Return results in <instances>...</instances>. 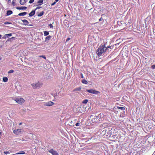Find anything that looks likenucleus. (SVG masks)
<instances>
[{
    "label": "nucleus",
    "instance_id": "6",
    "mask_svg": "<svg viewBox=\"0 0 155 155\" xmlns=\"http://www.w3.org/2000/svg\"><path fill=\"white\" fill-rule=\"evenodd\" d=\"M13 100L19 104H21L25 102V100L21 97H17L14 99Z\"/></svg>",
    "mask_w": 155,
    "mask_h": 155
},
{
    "label": "nucleus",
    "instance_id": "1",
    "mask_svg": "<svg viewBox=\"0 0 155 155\" xmlns=\"http://www.w3.org/2000/svg\"><path fill=\"white\" fill-rule=\"evenodd\" d=\"M110 125L109 124H107V127L106 128V129L102 131V133H104V134L107 133V134L106 136L109 137L117 132V129L115 127L111 126H110Z\"/></svg>",
    "mask_w": 155,
    "mask_h": 155
},
{
    "label": "nucleus",
    "instance_id": "3",
    "mask_svg": "<svg viewBox=\"0 0 155 155\" xmlns=\"http://www.w3.org/2000/svg\"><path fill=\"white\" fill-rule=\"evenodd\" d=\"M107 50V48H106L105 45L101 46L97 49V54L98 56L101 55L103 53L105 52Z\"/></svg>",
    "mask_w": 155,
    "mask_h": 155
},
{
    "label": "nucleus",
    "instance_id": "41",
    "mask_svg": "<svg viewBox=\"0 0 155 155\" xmlns=\"http://www.w3.org/2000/svg\"><path fill=\"white\" fill-rule=\"evenodd\" d=\"M41 8V7H37L36 8H35V10H37V9H40V8Z\"/></svg>",
    "mask_w": 155,
    "mask_h": 155
},
{
    "label": "nucleus",
    "instance_id": "22",
    "mask_svg": "<svg viewBox=\"0 0 155 155\" xmlns=\"http://www.w3.org/2000/svg\"><path fill=\"white\" fill-rule=\"evenodd\" d=\"M82 82L85 84H87L88 83L87 81L85 79H83L81 81Z\"/></svg>",
    "mask_w": 155,
    "mask_h": 155
},
{
    "label": "nucleus",
    "instance_id": "2",
    "mask_svg": "<svg viewBox=\"0 0 155 155\" xmlns=\"http://www.w3.org/2000/svg\"><path fill=\"white\" fill-rule=\"evenodd\" d=\"M74 107L76 108L77 111L80 113L84 114L87 111V107L83 105H81L80 106L76 105L74 106Z\"/></svg>",
    "mask_w": 155,
    "mask_h": 155
},
{
    "label": "nucleus",
    "instance_id": "19",
    "mask_svg": "<svg viewBox=\"0 0 155 155\" xmlns=\"http://www.w3.org/2000/svg\"><path fill=\"white\" fill-rule=\"evenodd\" d=\"M12 13V12L11 10H8L7 12V15H9Z\"/></svg>",
    "mask_w": 155,
    "mask_h": 155
},
{
    "label": "nucleus",
    "instance_id": "9",
    "mask_svg": "<svg viewBox=\"0 0 155 155\" xmlns=\"http://www.w3.org/2000/svg\"><path fill=\"white\" fill-rule=\"evenodd\" d=\"M49 152L51 153L53 155H58V153L53 149H51L49 150Z\"/></svg>",
    "mask_w": 155,
    "mask_h": 155
},
{
    "label": "nucleus",
    "instance_id": "30",
    "mask_svg": "<svg viewBox=\"0 0 155 155\" xmlns=\"http://www.w3.org/2000/svg\"><path fill=\"white\" fill-rule=\"evenodd\" d=\"M12 35V33L6 34L5 35V36H6L7 37H8L11 36Z\"/></svg>",
    "mask_w": 155,
    "mask_h": 155
},
{
    "label": "nucleus",
    "instance_id": "51",
    "mask_svg": "<svg viewBox=\"0 0 155 155\" xmlns=\"http://www.w3.org/2000/svg\"><path fill=\"white\" fill-rule=\"evenodd\" d=\"M70 39V38H68V41Z\"/></svg>",
    "mask_w": 155,
    "mask_h": 155
},
{
    "label": "nucleus",
    "instance_id": "16",
    "mask_svg": "<svg viewBox=\"0 0 155 155\" xmlns=\"http://www.w3.org/2000/svg\"><path fill=\"white\" fill-rule=\"evenodd\" d=\"M35 13V11H32L29 14V16L30 17H31L34 15Z\"/></svg>",
    "mask_w": 155,
    "mask_h": 155
},
{
    "label": "nucleus",
    "instance_id": "13",
    "mask_svg": "<svg viewBox=\"0 0 155 155\" xmlns=\"http://www.w3.org/2000/svg\"><path fill=\"white\" fill-rule=\"evenodd\" d=\"M28 0H20V3L21 5H24L27 2Z\"/></svg>",
    "mask_w": 155,
    "mask_h": 155
},
{
    "label": "nucleus",
    "instance_id": "50",
    "mask_svg": "<svg viewBox=\"0 0 155 155\" xmlns=\"http://www.w3.org/2000/svg\"><path fill=\"white\" fill-rule=\"evenodd\" d=\"M68 41V38H67L66 40V41Z\"/></svg>",
    "mask_w": 155,
    "mask_h": 155
},
{
    "label": "nucleus",
    "instance_id": "28",
    "mask_svg": "<svg viewBox=\"0 0 155 155\" xmlns=\"http://www.w3.org/2000/svg\"><path fill=\"white\" fill-rule=\"evenodd\" d=\"M43 0H39L38 2V3L39 4V5H41L43 2Z\"/></svg>",
    "mask_w": 155,
    "mask_h": 155
},
{
    "label": "nucleus",
    "instance_id": "12",
    "mask_svg": "<svg viewBox=\"0 0 155 155\" xmlns=\"http://www.w3.org/2000/svg\"><path fill=\"white\" fill-rule=\"evenodd\" d=\"M115 109L117 110L120 109L122 110H124L125 109L124 107L119 106H117Z\"/></svg>",
    "mask_w": 155,
    "mask_h": 155
},
{
    "label": "nucleus",
    "instance_id": "37",
    "mask_svg": "<svg viewBox=\"0 0 155 155\" xmlns=\"http://www.w3.org/2000/svg\"><path fill=\"white\" fill-rule=\"evenodd\" d=\"M34 0H30V1H29V3H33L34 2Z\"/></svg>",
    "mask_w": 155,
    "mask_h": 155
},
{
    "label": "nucleus",
    "instance_id": "42",
    "mask_svg": "<svg viewBox=\"0 0 155 155\" xmlns=\"http://www.w3.org/2000/svg\"><path fill=\"white\" fill-rule=\"evenodd\" d=\"M56 2L55 1V2H54V3H52L51 4V5H54L55 4Z\"/></svg>",
    "mask_w": 155,
    "mask_h": 155
},
{
    "label": "nucleus",
    "instance_id": "5",
    "mask_svg": "<svg viewBox=\"0 0 155 155\" xmlns=\"http://www.w3.org/2000/svg\"><path fill=\"white\" fill-rule=\"evenodd\" d=\"M33 88L34 89L41 87L42 85V84L39 82H35V83L31 84Z\"/></svg>",
    "mask_w": 155,
    "mask_h": 155
},
{
    "label": "nucleus",
    "instance_id": "39",
    "mask_svg": "<svg viewBox=\"0 0 155 155\" xmlns=\"http://www.w3.org/2000/svg\"><path fill=\"white\" fill-rule=\"evenodd\" d=\"M40 57H42V58H43L45 59H46V57H45V56L42 55V56H40Z\"/></svg>",
    "mask_w": 155,
    "mask_h": 155
},
{
    "label": "nucleus",
    "instance_id": "14",
    "mask_svg": "<svg viewBox=\"0 0 155 155\" xmlns=\"http://www.w3.org/2000/svg\"><path fill=\"white\" fill-rule=\"evenodd\" d=\"M22 21L24 23V25H28L29 24V22L27 20L25 19L22 20Z\"/></svg>",
    "mask_w": 155,
    "mask_h": 155
},
{
    "label": "nucleus",
    "instance_id": "29",
    "mask_svg": "<svg viewBox=\"0 0 155 155\" xmlns=\"http://www.w3.org/2000/svg\"><path fill=\"white\" fill-rule=\"evenodd\" d=\"M88 102V100L87 99H85L83 101L82 103L84 104H87Z\"/></svg>",
    "mask_w": 155,
    "mask_h": 155
},
{
    "label": "nucleus",
    "instance_id": "40",
    "mask_svg": "<svg viewBox=\"0 0 155 155\" xmlns=\"http://www.w3.org/2000/svg\"><path fill=\"white\" fill-rule=\"evenodd\" d=\"M6 36H5V35H4V36L2 38L4 39H6V38H7Z\"/></svg>",
    "mask_w": 155,
    "mask_h": 155
},
{
    "label": "nucleus",
    "instance_id": "38",
    "mask_svg": "<svg viewBox=\"0 0 155 155\" xmlns=\"http://www.w3.org/2000/svg\"><path fill=\"white\" fill-rule=\"evenodd\" d=\"M49 26L50 27V28H53V25H52L51 24H50L49 25Z\"/></svg>",
    "mask_w": 155,
    "mask_h": 155
},
{
    "label": "nucleus",
    "instance_id": "31",
    "mask_svg": "<svg viewBox=\"0 0 155 155\" xmlns=\"http://www.w3.org/2000/svg\"><path fill=\"white\" fill-rule=\"evenodd\" d=\"M81 87H78V88H76L74 90V91H80L81 90Z\"/></svg>",
    "mask_w": 155,
    "mask_h": 155
},
{
    "label": "nucleus",
    "instance_id": "18",
    "mask_svg": "<svg viewBox=\"0 0 155 155\" xmlns=\"http://www.w3.org/2000/svg\"><path fill=\"white\" fill-rule=\"evenodd\" d=\"M111 137H113V139L116 140L117 139L118 137V136L117 134H113V135H112Z\"/></svg>",
    "mask_w": 155,
    "mask_h": 155
},
{
    "label": "nucleus",
    "instance_id": "33",
    "mask_svg": "<svg viewBox=\"0 0 155 155\" xmlns=\"http://www.w3.org/2000/svg\"><path fill=\"white\" fill-rule=\"evenodd\" d=\"M10 152L9 151H4V153L6 154H9L10 153Z\"/></svg>",
    "mask_w": 155,
    "mask_h": 155
},
{
    "label": "nucleus",
    "instance_id": "27",
    "mask_svg": "<svg viewBox=\"0 0 155 155\" xmlns=\"http://www.w3.org/2000/svg\"><path fill=\"white\" fill-rule=\"evenodd\" d=\"M49 34V32L47 31H45L44 32V35L45 36L48 35Z\"/></svg>",
    "mask_w": 155,
    "mask_h": 155
},
{
    "label": "nucleus",
    "instance_id": "17",
    "mask_svg": "<svg viewBox=\"0 0 155 155\" xmlns=\"http://www.w3.org/2000/svg\"><path fill=\"white\" fill-rule=\"evenodd\" d=\"M27 13L26 12H23L20 13L18 14V15L20 16H24L26 15Z\"/></svg>",
    "mask_w": 155,
    "mask_h": 155
},
{
    "label": "nucleus",
    "instance_id": "24",
    "mask_svg": "<svg viewBox=\"0 0 155 155\" xmlns=\"http://www.w3.org/2000/svg\"><path fill=\"white\" fill-rule=\"evenodd\" d=\"M3 80L4 82H7L8 81V78L6 77H4L3 78Z\"/></svg>",
    "mask_w": 155,
    "mask_h": 155
},
{
    "label": "nucleus",
    "instance_id": "21",
    "mask_svg": "<svg viewBox=\"0 0 155 155\" xmlns=\"http://www.w3.org/2000/svg\"><path fill=\"white\" fill-rule=\"evenodd\" d=\"M25 152L23 151H21L17 153L16 154H25Z\"/></svg>",
    "mask_w": 155,
    "mask_h": 155
},
{
    "label": "nucleus",
    "instance_id": "15",
    "mask_svg": "<svg viewBox=\"0 0 155 155\" xmlns=\"http://www.w3.org/2000/svg\"><path fill=\"white\" fill-rule=\"evenodd\" d=\"M16 9L18 10H25L27 8L26 7H16Z\"/></svg>",
    "mask_w": 155,
    "mask_h": 155
},
{
    "label": "nucleus",
    "instance_id": "20",
    "mask_svg": "<svg viewBox=\"0 0 155 155\" xmlns=\"http://www.w3.org/2000/svg\"><path fill=\"white\" fill-rule=\"evenodd\" d=\"M68 21L67 20H65L63 21V23L66 26H67V25H68Z\"/></svg>",
    "mask_w": 155,
    "mask_h": 155
},
{
    "label": "nucleus",
    "instance_id": "26",
    "mask_svg": "<svg viewBox=\"0 0 155 155\" xmlns=\"http://www.w3.org/2000/svg\"><path fill=\"white\" fill-rule=\"evenodd\" d=\"M51 38V36L49 35L45 38V41L47 40H49Z\"/></svg>",
    "mask_w": 155,
    "mask_h": 155
},
{
    "label": "nucleus",
    "instance_id": "11",
    "mask_svg": "<svg viewBox=\"0 0 155 155\" xmlns=\"http://www.w3.org/2000/svg\"><path fill=\"white\" fill-rule=\"evenodd\" d=\"M54 104V103L50 101L48 102L45 103L44 105L46 106H50L53 105Z\"/></svg>",
    "mask_w": 155,
    "mask_h": 155
},
{
    "label": "nucleus",
    "instance_id": "25",
    "mask_svg": "<svg viewBox=\"0 0 155 155\" xmlns=\"http://www.w3.org/2000/svg\"><path fill=\"white\" fill-rule=\"evenodd\" d=\"M44 14V12L42 11L40 12L39 14H38V16L39 17H41Z\"/></svg>",
    "mask_w": 155,
    "mask_h": 155
},
{
    "label": "nucleus",
    "instance_id": "44",
    "mask_svg": "<svg viewBox=\"0 0 155 155\" xmlns=\"http://www.w3.org/2000/svg\"><path fill=\"white\" fill-rule=\"evenodd\" d=\"M81 78H84V77L83 76V74L81 73Z\"/></svg>",
    "mask_w": 155,
    "mask_h": 155
},
{
    "label": "nucleus",
    "instance_id": "23",
    "mask_svg": "<svg viewBox=\"0 0 155 155\" xmlns=\"http://www.w3.org/2000/svg\"><path fill=\"white\" fill-rule=\"evenodd\" d=\"M15 38V37H12L11 38H9L8 40L7 41H12L13 40H14Z\"/></svg>",
    "mask_w": 155,
    "mask_h": 155
},
{
    "label": "nucleus",
    "instance_id": "4",
    "mask_svg": "<svg viewBox=\"0 0 155 155\" xmlns=\"http://www.w3.org/2000/svg\"><path fill=\"white\" fill-rule=\"evenodd\" d=\"M89 120L91 121V122L92 123H97L98 121L97 116L95 115L90 116Z\"/></svg>",
    "mask_w": 155,
    "mask_h": 155
},
{
    "label": "nucleus",
    "instance_id": "7",
    "mask_svg": "<svg viewBox=\"0 0 155 155\" xmlns=\"http://www.w3.org/2000/svg\"><path fill=\"white\" fill-rule=\"evenodd\" d=\"M86 91L90 93L93 94H100V91L93 89H87L86 90Z\"/></svg>",
    "mask_w": 155,
    "mask_h": 155
},
{
    "label": "nucleus",
    "instance_id": "49",
    "mask_svg": "<svg viewBox=\"0 0 155 155\" xmlns=\"http://www.w3.org/2000/svg\"><path fill=\"white\" fill-rule=\"evenodd\" d=\"M1 37H2V35H0V39L1 38Z\"/></svg>",
    "mask_w": 155,
    "mask_h": 155
},
{
    "label": "nucleus",
    "instance_id": "10",
    "mask_svg": "<svg viewBox=\"0 0 155 155\" xmlns=\"http://www.w3.org/2000/svg\"><path fill=\"white\" fill-rule=\"evenodd\" d=\"M21 132L20 129H17L14 130L13 133L16 135L20 134Z\"/></svg>",
    "mask_w": 155,
    "mask_h": 155
},
{
    "label": "nucleus",
    "instance_id": "36",
    "mask_svg": "<svg viewBox=\"0 0 155 155\" xmlns=\"http://www.w3.org/2000/svg\"><path fill=\"white\" fill-rule=\"evenodd\" d=\"M151 68L153 69H155V64L153 65Z\"/></svg>",
    "mask_w": 155,
    "mask_h": 155
},
{
    "label": "nucleus",
    "instance_id": "46",
    "mask_svg": "<svg viewBox=\"0 0 155 155\" xmlns=\"http://www.w3.org/2000/svg\"><path fill=\"white\" fill-rule=\"evenodd\" d=\"M21 123H20L19 124V125H21Z\"/></svg>",
    "mask_w": 155,
    "mask_h": 155
},
{
    "label": "nucleus",
    "instance_id": "47",
    "mask_svg": "<svg viewBox=\"0 0 155 155\" xmlns=\"http://www.w3.org/2000/svg\"><path fill=\"white\" fill-rule=\"evenodd\" d=\"M2 59V57H1L0 56V60H1Z\"/></svg>",
    "mask_w": 155,
    "mask_h": 155
},
{
    "label": "nucleus",
    "instance_id": "32",
    "mask_svg": "<svg viewBox=\"0 0 155 155\" xmlns=\"http://www.w3.org/2000/svg\"><path fill=\"white\" fill-rule=\"evenodd\" d=\"M14 72V71L13 70H11L8 71V73H13Z\"/></svg>",
    "mask_w": 155,
    "mask_h": 155
},
{
    "label": "nucleus",
    "instance_id": "35",
    "mask_svg": "<svg viewBox=\"0 0 155 155\" xmlns=\"http://www.w3.org/2000/svg\"><path fill=\"white\" fill-rule=\"evenodd\" d=\"M80 123H77L76 124H75V125L78 127V126H80Z\"/></svg>",
    "mask_w": 155,
    "mask_h": 155
},
{
    "label": "nucleus",
    "instance_id": "43",
    "mask_svg": "<svg viewBox=\"0 0 155 155\" xmlns=\"http://www.w3.org/2000/svg\"><path fill=\"white\" fill-rule=\"evenodd\" d=\"M102 20H103V19L102 18V17L101 18L99 19V21H102Z\"/></svg>",
    "mask_w": 155,
    "mask_h": 155
},
{
    "label": "nucleus",
    "instance_id": "52",
    "mask_svg": "<svg viewBox=\"0 0 155 155\" xmlns=\"http://www.w3.org/2000/svg\"><path fill=\"white\" fill-rule=\"evenodd\" d=\"M29 26H32V25H29Z\"/></svg>",
    "mask_w": 155,
    "mask_h": 155
},
{
    "label": "nucleus",
    "instance_id": "34",
    "mask_svg": "<svg viewBox=\"0 0 155 155\" xmlns=\"http://www.w3.org/2000/svg\"><path fill=\"white\" fill-rule=\"evenodd\" d=\"M113 47L112 46H108L107 47H106V48H107V50L108 48H110L111 49Z\"/></svg>",
    "mask_w": 155,
    "mask_h": 155
},
{
    "label": "nucleus",
    "instance_id": "45",
    "mask_svg": "<svg viewBox=\"0 0 155 155\" xmlns=\"http://www.w3.org/2000/svg\"><path fill=\"white\" fill-rule=\"evenodd\" d=\"M10 24V23H9V22H7V23H5V24Z\"/></svg>",
    "mask_w": 155,
    "mask_h": 155
},
{
    "label": "nucleus",
    "instance_id": "8",
    "mask_svg": "<svg viewBox=\"0 0 155 155\" xmlns=\"http://www.w3.org/2000/svg\"><path fill=\"white\" fill-rule=\"evenodd\" d=\"M98 121H102L104 119L103 114L100 113L97 116Z\"/></svg>",
    "mask_w": 155,
    "mask_h": 155
},
{
    "label": "nucleus",
    "instance_id": "48",
    "mask_svg": "<svg viewBox=\"0 0 155 155\" xmlns=\"http://www.w3.org/2000/svg\"><path fill=\"white\" fill-rule=\"evenodd\" d=\"M58 0H55V1H56V2H58Z\"/></svg>",
    "mask_w": 155,
    "mask_h": 155
},
{
    "label": "nucleus",
    "instance_id": "53",
    "mask_svg": "<svg viewBox=\"0 0 155 155\" xmlns=\"http://www.w3.org/2000/svg\"><path fill=\"white\" fill-rule=\"evenodd\" d=\"M14 3V2H12V3Z\"/></svg>",
    "mask_w": 155,
    "mask_h": 155
}]
</instances>
